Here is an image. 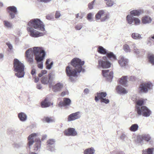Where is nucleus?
Instances as JSON below:
<instances>
[{
    "mask_svg": "<svg viewBox=\"0 0 154 154\" xmlns=\"http://www.w3.org/2000/svg\"><path fill=\"white\" fill-rule=\"evenodd\" d=\"M85 63L84 61H82L79 58H75L71 61L70 64L74 67V69L70 67L69 66H67L66 69V73L69 77V80L72 82L75 81L73 77H77V73H80L81 71L84 72L85 70L83 69L82 66Z\"/></svg>",
    "mask_w": 154,
    "mask_h": 154,
    "instance_id": "nucleus-1",
    "label": "nucleus"
},
{
    "mask_svg": "<svg viewBox=\"0 0 154 154\" xmlns=\"http://www.w3.org/2000/svg\"><path fill=\"white\" fill-rule=\"evenodd\" d=\"M99 53L102 54H106L107 57L104 56L103 59H100L98 60L99 66L103 68H108L110 67L111 63L107 60L108 58L113 60H116V57L112 52L108 51L103 47L99 46L97 49Z\"/></svg>",
    "mask_w": 154,
    "mask_h": 154,
    "instance_id": "nucleus-2",
    "label": "nucleus"
},
{
    "mask_svg": "<svg viewBox=\"0 0 154 154\" xmlns=\"http://www.w3.org/2000/svg\"><path fill=\"white\" fill-rule=\"evenodd\" d=\"M13 64L14 71L16 72L15 75L19 78L23 77L25 74L24 64L17 59H14Z\"/></svg>",
    "mask_w": 154,
    "mask_h": 154,
    "instance_id": "nucleus-3",
    "label": "nucleus"
},
{
    "mask_svg": "<svg viewBox=\"0 0 154 154\" xmlns=\"http://www.w3.org/2000/svg\"><path fill=\"white\" fill-rule=\"evenodd\" d=\"M34 52L35 55V59L38 63V67L42 69L43 68L42 61L45 56L46 52L44 50H40L38 48H34Z\"/></svg>",
    "mask_w": 154,
    "mask_h": 154,
    "instance_id": "nucleus-4",
    "label": "nucleus"
},
{
    "mask_svg": "<svg viewBox=\"0 0 154 154\" xmlns=\"http://www.w3.org/2000/svg\"><path fill=\"white\" fill-rule=\"evenodd\" d=\"M143 13V11L141 10H134L130 12V14L127 16L126 19L128 23L129 24H131L133 22L136 25L140 24V21L137 18L134 17V16H139L141 14Z\"/></svg>",
    "mask_w": 154,
    "mask_h": 154,
    "instance_id": "nucleus-5",
    "label": "nucleus"
},
{
    "mask_svg": "<svg viewBox=\"0 0 154 154\" xmlns=\"http://www.w3.org/2000/svg\"><path fill=\"white\" fill-rule=\"evenodd\" d=\"M37 135L36 133H33L29 135L28 137V145L30 149V146L32 145L34 142L35 143L34 146V149L35 151H40L41 145V142L40 138H37L34 141V137Z\"/></svg>",
    "mask_w": 154,
    "mask_h": 154,
    "instance_id": "nucleus-6",
    "label": "nucleus"
},
{
    "mask_svg": "<svg viewBox=\"0 0 154 154\" xmlns=\"http://www.w3.org/2000/svg\"><path fill=\"white\" fill-rule=\"evenodd\" d=\"M27 25L29 27H32L38 30L42 31H45V26L43 22L38 18L31 20L28 23Z\"/></svg>",
    "mask_w": 154,
    "mask_h": 154,
    "instance_id": "nucleus-7",
    "label": "nucleus"
},
{
    "mask_svg": "<svg viewBox=\"0 0 154 154\" xmlns=\"http://www.w3.org/2000/svg\"><path fill=\"white\" fill-rule=\"evenodd\" d=\"M153 85L150 82H144L141 83L138 88L139 92L140 94H146L152 89Z\"/></svg>",
    "mask_w": 154,
    "mask_h": 154,
    "instance_id": "nucleus-8",
    "label": "nucleus"
},
{
    "mask_svg": "<svg viewBox=\"0 0 154 154\" xmlns=\"http://www.w3.org/2000/svg\"><path fill=\"white\" fill-rule=\"evenodd\" d=\"M109 17V14H105L103 10H100L96 14L95 18L96 20L100 19L101 21L103 22L108 19Z\"/></svg>",
    "mask_w": 154,
    "mask_h": 154,
    "instance_id": "nucleus-9",
    "label": "nucleus"
},
{
    "mask_svg": "<svg viewBox=\"0 0 154 154\" xmlns=\"http://www.w3.org/2000/svg\"><path fill=\"white\" fill-rule=\"evenodd\" d=\"M27 30L29 33V35L32 37L37 38L40 36H43L45 34V32H41L38 31L34 30L32 27H28Z\"/></svg>",
    "mask_w": 154,
    "mask_h": 154,
    "instance_id": "nucleus-10",
    "label": "nucleus"
},
{
    "mask_svg": "<svg viewBox=\"0 0 154 154\" xmlns=\"http://www.w3.org/2000/svg\"><path fill=\"white\" fill-rule=\"evenodd\" d=\"M8 12L9 14V17L11 19L15 17V15L17 13V8L14 6H10L7 8Z\"/></svg>",
    "mask_w": 154,
    "mask_h": 154,
    "instance_id": "nucleus-11",
    "label": "nucleus"
},
{
    "mask_svg": "<svg viewBox=\"0 0 154 154\" xmlns=\"http://www.w3.org/2000/svg\"><path fill=\"white\" fill-rule=\"evenodd\" d=\"M81 116V113L78 111L72 113L68 116L67 121L70 122L79 119Z\"/></svg>",
    "mask_w": 154,
    "mask_h": 154,
    "instance_id": "nucleus-12",
    "label": "nucleus"
},
{
    "mask_svg": "<svg viewBox=\"0 0 154 154\" xmlns=\"http://www.w3.org/2000/svg\"><path fill=\"white\" fill-rule=\"evenodd\" d=\"M141 108L140 114H139L137 113L138 116L142 115L143 116L148 117L151 114L152 112L146 106H142Z\"/></svg>",
    "mask_w": 154,
    "mask_h": 154,
    "instance_id": "nucleus-13",
    "label": "nucleus"
},
{
    "mask_svg": "<svg viewBox=\"0 0 154 154\" xmlns=\"http://www.w3.org/2000/svg\"><path fill=\"white\" fill-rule=\"evenodd\" d=\"M109 70H102L103 75L106 78V79L109 81H111L113 78V72H109Z\"/></svg>",
    "mask_w": 154,
    "mask_h": 154,
    "instance_id": "nucleus-14",
    "label": "nucleus"
},
{
    "mask_svg": "<svg viewBox=\"0 0 154 154\" xmlns=\"http://www.w3.org/2000/svg\"><path fill=\"white\" fill-rule=\"evenodd\" d=\"M51 75L49 74L48 76L45 75L43 76L41 79V82L42 84L46 85L49 83V87H51L52 84V81L51 79Z\"/></svg>",
    "mask_w": 154,
    "mask_h": 154,
    "instance_id": "nucleus-15",
    "label": "nucleus"
},
{
    "mask_svg": "<svg viewBox=\"0 0 154 154\" xmlns=\"http://www.w3.org/2000/svg\"><path fill=\"white\" fill-rule=\"evenodd\" d=\"M136 105L135 110L137 113H138L139 114H140V110L141 107L144 106H143L144 105V100L143 99H141L137 100H136Z\"/></svg>",
    "mask_w": 154,
    "mask_h": 154,
    "instance_id": "nucleus-16",
    "label": "nucleus"
},
{
    "mask_svg": "<svg viewBox=\"0 0 154 154\" xmlns=\"http://www.w3.org/2000/svg\"><path fill=\"white\" fill-rule=\"evenodd\" d=\"M55 140L53 139H50L47 142V149L52 152L55 151L54 144Z\"/></svg>",
    "mask_w": 154,
    "mask_h": 154,
    "instance_id": "nucleus-17",
    "label": "nucleus"
},
{
    "mask_svg": "<svg viewBox=\"0 0 154 154\" xmlns=\"http://www.w3.org/2000/svg\"><path fill=\"white\" fill-rule=\"evenodd\" d=\"M63 133L65 135L67 136H75L77 134V133L75 129L71 128L65 130Z\"/></svg>",
    "mask_w": 154,
    "mask_h": 154,
    "instance_id": "nucleus-18",
    "label": "nucleus"
},
{
    "mask_svg": "<svg viewBox=\"0 0 154 154\" xmlns=\"http://www.w3.org/2000/svg\"><path fill=\"white\" fill-rule=\"evenodd\" d=\"M151 139V137L149 134H144L138 137L137 140L140 143H142L143 140L147 142L149 141Z\"/></svg>",
    "mask_w": 154,
    "mask_h": 154,
    "instance_id": "nucleus-19",
    "label": "nucleus"
},
{
    "mask_svg": "<svg viewBox=\"0 0 154 154\" xmlns=\"http://www.w3.org/2000/svg\"><path fill=\"white\" fill-rule=\"evenodd\" d=\"M38 48L40 50H44L42 48L37 47H33V49L32 48H30L27 50L26 52V57H33V54L35 56V55L34 52V48Z\"/></svg>",
    "mask_w": 154,
    "mask_h": 154,
    "instance_id": "nucleus-20",
    "label": "nucleus"
},
{
    "mask_svg": "<svg viewBox=\"0 0 154 154\" xmlns=\"http://www.w3.org/2000/svg\"><path fill=\"white\" fill-rule=\"evenodd\" d=\"M118 63L122 67H125L128 65V60L123 56H121Z\"/></svg>",
    "mask_w": 154,
    "mask_h": 154,
    "instance_id": "nucleus-21",
    "label": "nucleus"
},
{
    "mask_svg": "<svg viewBox=\"0 0 154 154\" xmlns=\"http://www.w3.org/2000/svg\"><path fill=\"white\" fill-rule=\"evenodd\" d=\"M71 103L70 99L67 98H64L63 101H60L58 104L60 106H69Z\"/></svg>",
    "mask_w": 154,
    "mask_h": 154,
    "instance_id": "nucleus-22",
    "label": "nucleus"
},
{
    "mask_svg": "<svg viewBox=\"0 0 154 154\" xmlns=\"http://www.w3.org/2000/svg\"><path fill=\"white\" fill-rule=\"evenodd\" d=\"M63 86L62 84L57 83L52 86L53 91L55 92L59 91L61 90Z\"/></svg>",
    "mask_w": 154,
    "mask_h": 154,
    "instance_id": "nucleus-23",
    "label": "nucleus"
},
{
    "mask_svg": "<svg viewBox=\"0 0 154 154\" xmlns=\"http://www.w3.org/2000/svg\"><path fill=\"white\" fill-rule=\"evenodd\" d=\"M152 21V18L149 16H145L142 18V23L144 24L149 23Z\"/></svg>",
    "mask_w": 154,
    "mask_h": 154,
    "instance_id": "nucleus-24",
    "label": "nucleus"
},
{
    "mask_svg": "<svg viewBox=\"0 0 154 154\" xmlns=\"http://www.w3.org/2000/svg\"><path fill=\"white\" fill-rule=\"evenodd\" d=\"M116 90L117 92L120 94H126L127 93L125 88H123L121 85L117 86L116 88Z\"/></svg>",
    "mask_w": 154,
    "mask_h": 154,
    "instance_id": "nucleus-25",
    "label": "nucleus"
},
{
    "mask_svg": "<svg viewBox=\"0 0 154 154\" xmlns=\"http://www.w3.org/2000/svg\"><path fill=\"white\" fill-rule=\"evenodd\" d=\"M18 116L20 120L23 122L26 121L27 118V115L23 112L19 113Z\"/></svg>",
    "mask_w": 154,
    "mask_h": 154,
    "instance_id": "nucleus-26",
    "label": "nucleus"
},
{
    "mask_svg": "<svg viewBox=\"0 0 154 154\" xmlns=\"http://www.w3.org/2000/svg\"><path fill=\"white\" fill-rule=\"evenodd\" d=\"M127 76H123L120 79L119 82L120 84L124 86H125L127 82Z\"/></svg>",
    "mask_w": 154,
    "mask_h": 154,
    "instance_id": "nucleus-27",
    "label": "nucleus"
},
{
    "mask_svg": "<svg viewBox=\"0 0 154 154\" xmlns=\"http://www.w3.org/2000/svg\"><path fill=\"white\" fill-rule=\"evenodd\" d=\"M153 148H149L142 151V154H153Z\"/></svg>",
    "mask_w": 154,
    "mask_h": 154,
    "instance_id": "nucleus-28",
    "label": "nucleus"
},
{
    "mask_svg": "<svg viewBox=\"0 0 154 154\" xmlns=\"http://www.w3.org/2000/svg\"><path fill=\"white\" fill-rule=\"evenodd\" d=\"M50 59H48L46 60L45 62V64L46 65V68L48 69H50L52 67V65L53 64L54 62L53 61L51 62L50 63H49L50 61Z\"/></svg>",
    "mask_w": 154,
    "mask_h": 154,
    "instance_id": "nucleus-29",
    "label": "nucleus"
},
{
    "mask_svg": "<svg viewBox=\"0 0 154 154\" xmlns=\"http://www.w3.org/2000/svg\"><path fill=\"white\" fill-rule=\"evenodd\" d=\"M96 95L99 97L100 100L102 98H105L107 94L106 92H97L96 93Z\"/></svg>",
    "mask_w": 154,
    "mask_h": 154,
    "instance_id": "nucleus-30",
    "label": "nucleus"
},
{
    "mask_svg": "<svg viewBox=\"0 0 154 154\" xmlns=\"http://www.w3.org/2000/svg\"><path fill=\"white\" fill-rule=\"evenodd\" d=\"M131 36L132 38L135 39H140L142 38L140 35L137 33H133Z\"/></svg>",
    "mask_w": 154,
    "mask_h": 154,
    "instance_id": "nucleus-31",
    "label": "nucleus"
},
{
    "mask_svg": "<svg viewBox=\"0 0 154 154\" xmlns=\"http://www.w3.org/2000/svg\"><path fill=\"white\" fill-rule=\"evenodd\" d=\"M94 150L93 148L87 149L84 151V154H94Z\"/></svg>",
    "mask_w": 154,
    "mask_h": 154,
    "instance_id": "nucleus-32",
    "label": "nucleus"
},
{
    "mask_svg": "<svg viewBox=\"0 0 154 154\" xmlns=\"http://www.w3.org/2000/svg\"><path fill=\"white\" fill-rule=\"evenodd\" d=\"M138 127L137 124H134L132 125L130 127L129 130L131 131L135 132L138 130Z\"/></svg>",
    "mask_w": 154,
    "mask_h": 154,
    "instance_id": "nucleus-33",
    "label": "nucleus"
},
{
    "mask_svg": "<svg viewBox=\"0 0 154 154\" xmlns=\"http://www.w3.org/2000/svg\"><path fill=\"white\" fill-rule=\"evenodd\" d=\"M43 121H45L48 123L53 122H54V119H52L51 117H45L43 119Z\"/></svg>",
    "mask_w": 154,
    "mask_h": 154,
    "instance_id": "nucleus-34",
    "label": "nucleus"
},
{
    "mask_svg": "<svg viewBox=\"0 0 154 154\" xmlns=\"http://www.w3.org/2000/svg\"><path fill=\"white\" fill-rule=\"evenodd\" d=\"M148 58L149 62L154 65V55L152 54L148 56Z\"/></svg>",
    "mask_w": 154,
    "mask_h": 154,
    "instance_id": "nucleus-35",
    "label": "nucleus"
},
{
    "mask_svg": "<svg viewBox=\"0 0 154 154\" xmlns=\"http://www.w3.org/2000/svg\"><path fill=\"white\" fill-rule=\"evenodd\" d=\"M50 103L46 101L42 102L41 104V105L42 108L47 107L50 106Z\"/></svg>",
    "mask_w": 154,
    "mask_h": 154,
    "instance_id": "nucleus-36",
    "label": "nucleus"
},
{
    "mask_svg": "<svg viewBox=\"0 0 154 154\" xmlns=\"http://www.w3.org/2000/svg\"><path fill=\"white\" fill-rule=\"evenodd\" d=\"M123 49L126 52H130L131 50L129 46L126 44L124 45L123 46Z\"/></svg>",
    "mask_w": 154,
    "mask_h": 154,
    "instance_id": "nucleus-37",
    "label": "nucleus"
},
{
    "mask_svg": "<svg viewBox=\"0 0 154 154\" xmlns=\"http://www.w3.org/2000/svg\"><path fill=\"white\" fill-rule=\"evenodd\" d=\"M3 23L5 26L6 27L8 28H11L12 27V24L6 20H4L3 21Z\"/></svg>",
    "mask_w": 154,
    "mask_h": 154,
    "instance_id": "nucleus-38",
    "label": "nucleus"
},
{
    "mask_svg": "<svg viewBox=\"0 0 154 154\" xmlns=\"http://www.w3.org/2000/svg\"><path fill=\"white\" fill-rule=\"evenodd\" d=\"M106 1V5L108 7L112 6L114 4V2L111 0H104Z\"/></svg>",
    "mask_w": 154,
    "mask_h": 154,
    "instance_id": "nucleus-39",
    "label": "nucleus"
},
{
    "mask_svg": "<svg viewBox=\"0 0 154 154\" xmlns=\"http://www.w3.org/2000/svg\"><path fill=\"white\" fill-rule=\"evenodd\" d=\"M101 103H104L105 104H107L109 102V99H107L106 98H104L100 100Z\"/></svg>",
    "mask_w": 154,
    "mask_h": 154,
    "instance_id": "nucleus-40",
    "label": "nucleus"
},
{
    "mask_svg": "<svg viewBox=\"0 0 154 154\" xmlns=\"http://www.w3.org/2000/svg\"><path fill=\"white\" fill-rule=\"evenodd\" d=\"M92 14L91 13H88L87 15V19L90 21H92Z\"/></svg>",
    "mask_w": 154,
    "mask_h": 154,
    "instance_id": "nucleus-41",
    "label": "nucleus"
},
{
    "mask_svg": "<svg viewBox=\"0 0 154 154\" xmlns=\"http://www.w3.org/2000/svg\"><path fill=\"white\" fill-rule=\"evenodd\" d=\"M134 51L136 54H139L140 53L139 49H138L136 46L134 47Z\"/></svg>",
    "mask_w": 154,
    "mask_h": 154,
    "instance_id": "nucleus-42",
    "label": "nucleus"
},
{
    "mask_svg": "<svg viewBox=\"0 0 154 154\" xmlns=\"http://www.w3.org/2000/svg\"><path fill=\"white\" fill-rule=\"evenodd\" d=\"M82 27V26L81 24H79L75 26V29L77 30H80Z\"/></svg>",
    "mask_w": 154,
    "mask_h": 154,
    "instance_id": "nucleus-43",
    "label": "nucleus"
},
{
    "mask_svg": "<svg viewBox=\"0 0 154 154\" xmlns=\"http://www.w3.org/2000/svg\"><path fill=\"white\" fill-rule=\"evenodd\" d=\"M27 60L29 63H32L33 61V57H26Z\"/></svg>",
    "mask_w": 154,
    "mask_h": 154,
    "instance_id": "nucleus-44",
    "label": "nucleus"
},
{
    "mask_svg": "<svg viewBox=\"0 0 154 154\" xmlns=\"http://www.w3.org/2000/svg\"><path fill=\"white\" fill-rule=\"evenodd\" d=\"M61 16L60 12L59 11H57L56 12L55 17L56 18H59Z\"/></svg>",
    "mask_w": 154,
    "mask_h": 154,
    "instance_id": "nucleus-45",
    "label": "nucleus"
},
{
    "mask_svg": "<svg viewBox=\"0 0 154 154\" xmlns=\"http://www.w3.org/2000/svg\"><path fill=\"white\" fill-rule=\"evenodd\" d=\"M94 1H93L91 3L88 4V8L90 9H91L93 8V4Z\"/></svg>",
    "mask_w": 154,
    "mask_h": 154,
    "instance_id": "nucleus-46",
    "label": "nucleus"
},
{
    "mask_svg": "<svg viewBox=\"0 0 154 154\" xmlns=\"http://www.w3.org/2000/svg\"><path fill=\"white\" fill-rule=\"evenodd\" d=\"M6 45L8 46L9 48L11 50L13 48V46L9 42H7L6 43Z\"/></svg>",
    "mask_w": 154,
    "mask_h": 154,
    "instance_id": "nucleus-47",
    "label": "nucleus"
},
{
    "mask_svg": "<svg viewBox=\"0 0 154 154\" xmlns=\"http://www.w3.org/2000/svg\"><path fill=\"white\" fill-rule=\"evenodd\" d=\"M40 2L45 3H48L50 2L52 0H39Z\"/></svg>",
    "mask_w": 154,
    "mask_h": 154,
    "instance_id": "nucleus-48",
    "label": "nucleus"
},
{
    "mask_svg": "<svg viewBox=\"0 0 154 154\" xmlns=\"http://www.w3.org/2000/svg\"><path fill=\"white\" fill-rule=\"evenodd\" d=\"M68 92L67 91L62 92L61 94V96L62 97H64L66 94H68Z\"/></svg>",
    "mask_w": 154,
    "mask_h": 154,
    "instance_id": "nucleus-49",
    "label": "nucleus"
},
{
    "mask_svg": "<svg viewBox=\"0 0 154 154\" xmlns=\"http://www.w3.org/2000/svg\"><path fill=\"white\" fill-rule=\"evenodd\" d=\"M20 146H21V145L19 143H15L14 144V147L15 148H18L19 147H20Z\"/></svg>",
    "mask_w": 154,
    "mask_h": 154,
    "instance_id": "nucleus-50",
    "label": "nucleus"
},
{
    "mask_svg": "<svg viewBox=\"0 0 154 154\" xmlns=\"http://www.w3.org/2000/svg\"><path fill=\"white\" fill-rule=\"evenodd\" d=\"M4 54L2 53H0V60L2 61L4 59Z\"/></svg>",
    "mask_w": 154,
    "mask_h": 154,
    "instance_id": "nucleus-51",
    "label": "nucleus"
},
{
    "mask_svg": "<svg viewBox=\"0 0 154 154\" xmlns=\"http://www.w3.org/2000/svg\"><path fill=\"white\" fill-rule=\"evenodd\" d=\"M152 39H154V34L152 35L151 37H149L148 38V43L147 44L150 42V41L152 40Z\"/></svg>",
    "mask_w": 154,
    "mask_h": 154,
    "instance_id": "nucleus-52",
    "label": "nucleus"
},
{
    "mask_svg": "<svg viewBox=\"0 0 154 154\" xmlns=\"http://www.w3.org/2000/svg\"><path fill=\"white\" fill-rule=\"evenodd\" d=\"M126 138V136L124 134H122L120 137V138L121 140H125V139Z\"/></svg>",
    "mask_w": 154,
    "mask_h": 154,
    "instance_id": "nucleus-53",
    "label": "nucleus"
},
{
    "mask_svg": "<svg viewBox=\"0 0 154 154\" xmlns=\"http://www.w3.org/2000/svg\"><path fill=\"white\" fill-rule=\"evenodd\" d=\"M89 90L88 88H85L84 90V93L85 94H88L89 93Z\"/></svg>",
    "mask_w": 154,
    "mask_h": 154,
    "instance_id": "nucleus-54",
    "label": "nucleus"
},
{
    "mask_svg": "<svg viewBox=\"0 0 154 154\" xmlns=\"http://www.w3.org/2000/svg\"><path fill=\"white\" fill-rule=\"evenodd\" d=\"M36 73V70L35 69H33L31 72V74L32 75H34V74H35Z\"/></svg>",
    "mask_w": 154,
    "mask_h": 154,
    "instance_id": "nucleus-55",
    "label": "nucleus"
},
{
    "mask_svg": "<svg viewBox=\"0 0 154 154\" xmlns=\"http://www.w3.org/2000/svg\"><path fill=\"white\" fill-rule=\"evenodd\" d=\"M36 88L38 89H40L42 88V86L41 84H38L37 85Z\"/></svg>",
    "mask_w": 154,
    "mask_h": 154,
    "instance_id": "nucleus-56",
    "label": "nucleus"
},
{
    "mask_svg": "<svg viewBox=\"0 0 154 154\" xmlns=\"http://www.w3.org/2000/svg\"><path fill=\"white\" fill-rule=\"evenodd\" d=\"M99 100H100L99 97H98V96L97 95L95 96V100L96 102H97Z\"/></svg>",
    "mask_w": 154,
    "mask_h": 154,
    "instance_id": "nucleus-57",
    "label": "nucleus"
},
{
    "mask_svg": "<svg viewBox=\"0 0 154 154\" xmlns=\"http://www.w3.org/2000/svg\"><path fill=\"white\" fill-rule=\"evenodd\" d=\"M47 72L46 70H42L41 71V73L43 75L46 74L47 73Z\"/></svg>",
    "mask_w": 154,
    "mask_h": 154,
    "instance_id": "nucleus-58",
    "label": "nucleus"
},
{
    "mask_svg": "<svg viewBox=\"0 0 154 154\" xmlns=\"http://www.w3.org/2000/svg\"><path fill=\"white\" fill-rule=\"evenodd\" d=\"M47 137V135H44L43 136L42 138V140H45Z\"/></svg>",
    "mask_w": 154,
    "mask_h": 154,
    "instance_id": "nucleus-59",
    "label": "nucleus"
},
{
    "mask_svg": "<svg viewBox=\"0 0 154 154\" xmlns=\"http://www.w3.org/2000/svg\"><path fill=\"white\" fill-rule=\"evenodd\" d=\"M39 80V79L38 77H36L35 79V81L34 82L35 83H37L38 82V81Z\"/></svg>",
    "mask_w": 154,
    "mask_h": 154,
    "instance_id": "nucleus-60",
    "label": "nucleus"
},
{
    "mask_svg": "<svg viewBox=\"0 0 154 154\" xmlns=\"http://www.w3.org/2000/svg\"><path fill=\"white\" fill-rule=\"evenodd\" d=\"M131 46L133 47V48L134 49V47L136 46H135V44L134 43H132L131 45Z\"/></svg>",
    "mask_w": 154,
    "mask_h": 154,
    "instance_id": "nucleus-61",
    "label": "nucleus"
},
{
    "mask_svg": "<svg viewBox=\"0 0 154 154\" xmlns=\"http://www.w3.org/2000/svg\"><path fill=\"white\" fill-rule=\"evenodd\" d=\"M43 75L42 74V73H39L38 75V76L39 77H41L42 76H43Z\"/></svg>",
    "mask_w": 154,
    "mask_h": 154,
    "instance_id": "nucleus-62",
    "label": "nucleus"
},
{
    "mask_svg": "<svg viewBox=\"0 0 154 154\" xmlns=\"http://www.w3.org/2000/svg\"><path fill=\"white\" fill-rule=\"evenodd\" d=\"M0 6L2 7L3 6V3L2 2H0Z\"/></svg>",
    "mask_w": 154,
    "mask_h": 154,
    "instance_id": "nucleus-63",
    "label": "nucleus"
},
{
    "mask_svg": "<svg viewBox=\"0 0 154 154\" xmlns=\"http://www.w3.org/2000/svg\"><path fill=\"white\" fill-rule=\"evenodd\" d=\"M30 154H38V153H35L34 152H31L30 153Z\"/></svg>",
    "mask_w": 154,
    "mask_h": 154,
    "instance_id": "nucleus-64",
    "label": "nucleus"
}]
</instances>
